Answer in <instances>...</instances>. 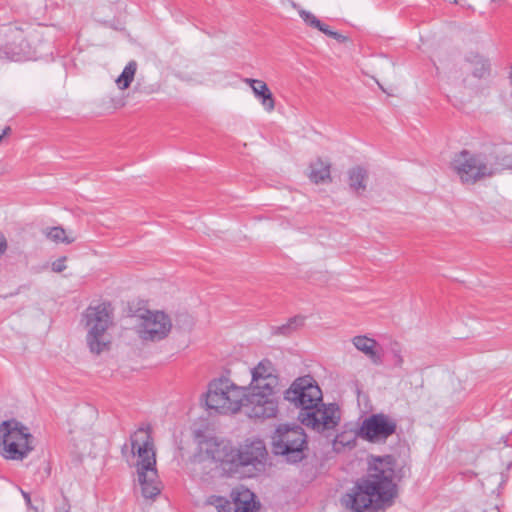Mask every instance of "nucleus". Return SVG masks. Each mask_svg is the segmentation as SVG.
Instances as JSON below:
<instances>
[{
  "mask_svg": "<svg viewBox=\"0 0 512 512\" xmlns=\"http://www.w3.org/2000/svg\"><path fill=\"white\" fill-rule=\"evenodd\" d=\"M349 186L357 193L366 190V181L368 179L367 170L361 166H356L348 171Z\"/></svg>",
  "mask_w": 512,
  "mask_h": 512,
  "instance_id": "nucleus-21",
  "label": "nucleus"
},
{
  "mask_svg": "<svg viewBox=\"0 0 512 512\" xmlns=\"http://www.w3.org/2000/svg\"><path fill=\"white\" fill-rule=\"evenodd\" d=\"M466 60L472 65V74L476 78H484L489 75L490 63L485 57L471 53Z\"/></svg>",
  "mask_w": 512,
  "mask_h": 512,
  "instance_id": "nucleus-22",
  "label": "nucleus"
},
{
  "mask_svg": "<svg viewBox=\"0 0 512 512\" xmlns=\"http://www.w3.org/2000/svg\"><path fill=\"white\" fill-rule=\"evenodd\" d=\"M274 389L270 384L251 385V392L244 391L241 408L249 418L265 419L276 416L277 402L273 399Z\"/></svg>",
  "mask_w": 512,
  "mask_h": 512,
  "instance_id": "nucleus-9",
  "label": "nucleus"
},
{
  "mask_svg": "<svg viewBox=\"0 0 512 512\" xmlns=\"http://www.w3.org/2000/svg\"><path fill=\"white\" fill-rule=\"evenodd\" d=\"M511 96H512V91H511Z\"/></svg>",
  "mask_w": 512,
  "mask_h": 512,
  "instance_id": "nucleus-39",
  "label": "nucleus"
},
{
  "mask_svg": "<svg viewBox=\"0 0 512 512\" xmlns=\"http://www.w3.org/2000/svg\"><path fill=\"white\" fill-rule=\"evenodd\" d=\"M127 449H128V445H127V444H124V445L122 446V449H121V452H122V454H123V455H125V454H126Z\"/></svg>",
  "mask_w": 512,
  "mask_h": 512,
  "instance_id": "nucleus-36",
  "label": "nucleus"
},
{
  "mask_svg": "<svg viewBox=\"0 0 512 512\" xmlns=\"http://www.w3.org/2000/svg\"><path fill=\"white\" fill-rule=\"evenodd\" d=\"M10 41L0 46V59L22 61L30 57V46L19 28L10 29L7 35Z\"/></svg>",
  "mask_w": 512,
  "mask_h": 512,
  "instance_id": "nucleus-14",
  "label": "nucleus"
},
{
  "mask_svg": "<svg viewBox=\"0 0 512 512\" xmlns=\"http://www.w3.org/2000/svg\"><path fill=\"white\" fill-rule=\"evenodd\" d=\"M29 429L15 419L0 423V454L9 460H23L33 450Z\"/></svg>",
  "mask_w": 512,
  "mask_h": 512,
  "instance_id": "nucleus-5",
  "label": "nucleus"
},
{
  "mask_svg": "<svg viewBox=\"0 0 512 512\" xmlns=\"http://www.w3.org/2000/svg\"><path fill=\"white\" fill-rule=\"evenodd\" d=\"M396 429L397 422L395 419L386 414L377 413L370 415L362 422L358 435L368 442L381 443L393 435Z\"/></svg>",
  "mask_w": 512,
  "mask_h": 512,
  "instance_id": "nucleus-12",
  "label": "nucleus"
},
{
  "mask_svg": "<svg viewBox=\"0 0 512 512\" xmlns=\"http://www.w3.org/2000/svg\"><path fill=\"white\" fill-rule=\"evenodd\" d=\"M244 82L248 84L256 98L261 101V104L265 108L266 111L271 112L275 108V101L273 94L268 88L267 84L258 79L245 78Z\"/></svg>",
  "mask_w": 512,
  "mask_h": 512,
  "instance_id": "nucleus-18",
  "label": "nucleus"
},
{
  "mask_svg": "<svg viewBox=\"0 0 512 512\" xmlns=\"http://www.w3.org/2000/svg\"><path fill=\"white\" fill-rule=\"evenodd\" d=\"M141 319L138 333L143 340H162L167 337L172 328L169 316L162 311L147 310Z\"/></svg>",
  "mask_w": 512,
  "mask_h": 512,
  "instance_id": "nucleus-13",
  "label": "nucleus"
},
{
  "mask_svg": "<svg viewBox=\"0 0 512 512\" xmlns=\"http://www.w3.org/2000/svg\"><path fill=\"white\" fill-rule=\"evenodd\" d=\"M284 399L300 409L297 418L304 426L326 438L334 435L341 420L339 408L335 403H323L322 391L312 376L295 379Z\"/></svg>",
  "mask_w": 512,
  "mask_h": 512,
  "instance_id": "nucleus-1",
  "label": "nucleus"
},
{
  "mask_svg": "<svg viewBox=\"0 0 512 512\" xmlns=\"http://www.w3.org/2000/svg\"><path fill=\"white\" fill-rule=\"evenodd\" d=\"M510 78H512V65H511V71H510Z\"/></svg>",
  "mask_w": 512,
  "mask_h": 512,
  "instance_id": "nucleus-37",
  "label": "nucleus"
},
{
  "mask_svg": "<svg viewBox=\"0 0 512 512\" xmlns=\"http://www.w3.org/2000/svg\"><path fill=\"white\" fill-rule=\"evenodd\" d=\"M212 459L220 463L221 468L228 474H235L239 471V449L229 443H217L209 450Z\"/></svg>",
  "mask_w": 512,
  "mask_h": 512,
  "instance_id": "nucleus-15",
  "label": "nucleus"
},
{
  "mask_svg": "<svg viewBox=\"0 0 512 512\" xmlns=\"http://www.w3.org/2000/svg\"><path fill=\"white\" fill-rule=\"evenodd\" d=\"M458 1L457 0H454V3H457Z\"/></svg>",
  "mask_w": 512,
  "mask_h": 512,
  "instance_id": "nucleus-38",
  "label": "nucleus"
},
{
  "mask_svg": "<svg viewBox=\"0 0 512 512\" xmlns=\"http://www.w3.org/2000/svg\"><path fill=\"white\" fill-rule=\"evenodd\" d=\"M65 260H66V258L62 257V258H59L56 261H54L52 263V270L57 273L65 270L66 269Z\"/></svg>",
  "mask_w": 512,
  "mask_h": 512,
  "instance_id": "nucleus-29",
  "label": "nucleus"
},
{
  "mask_svg": "<svg viewBox=\"0 0 512 512\" xmlns=\"http://www.w3.org/2000/svg\"><path fill=\"white\" fill-rule=\"evenodd\" d=\"M45 234H46L47 238H49L50 240H52L56 243L62 242V243L70 244L74 241V239H71L66 236L65 230L62 227H52L50 229H47Z\"/></svg>",
  "mask_w": 512,
  "mask_h": 512,
  "instance_id": "nucleus-26",
  "label": "nucleus"
},
{
  "mask_svg": "<svg viewBox=\"0 0 512 512\" xmlns=\"http://www.w3.org/2000/svg\"><path fill=\"white\" fill-rule=\"evenodd\" d=\"M490 164L493 165L494 167H498L497 172L505 168H512V161L510 159V156L508 155H505L501 158L499 156H496L495 162Z\"/></svg>",
  "mask_w": 512,
  "mask_h": 512,
  "instance_id": "nucleus-27",
  "label": "nucleus"
},
{
  "mask_svg": "<svg viewBox=\"0 0 512 512\" xmlns=\"http://www.w3.org/2000/svg\"><path fill=\"white\" fill-rule=\"evenodd\" d=\"M136 70H137V63L134 60L130 61L125 66L122 73L116 79V84L119 89L124 90L130 86V84L132 83V81L134 79Z\"/></svg>",
  "mask_w": 512,
  "mask_h": 512,
  "instance_id": "nucleus-25",
  "label": "nucleus"
},
{
  "mask_svg": "<svg viewBox=\"0 0 512 512\" xmlns=\"http://www.w3.org/2000/svg\"><path fill=\"white\" fill-rule=\"evenodd\" d=\"M244 401V388L238 387L227 378L210 382L206 393V405L221 414L240 411Z\"/></svg>",
  "mask_w": 512,
  "mask_h": 512,
  "instance_id": "nucleus-7",
  "label": "nucleus"
},
{
  "mask_svg": "<svg viewBox=\"0 0 512 512\" xmlns=\"http://www.w3.org/2000/svg\"><path fill=\"white\" fill-rule=\"evenodd\" d=\"M325 35L337 40L339 43H345L348 41V37L342 35L341 33L337 31H333L330 29V27L327 25L324 32Z\"/></svg>",
  "mask_w": 512,
  "mask_h": 512,
  "instance_id": "nucleus-28",
  "label": "nucleus"
},
{
  "mask_svg": "<svg viewBox=\"0 0 512 512\" xmlns=\"http://www.w3.org/2000/svg\"><path fill=\"white\" fill-rule=\"evenodd\" d=\"M309 178L313 183L331 181L330 164L324 163L320 158L310 164Z\"/></svg>",
  "mask_w": 512,
  "mask_h": 512,
  "instance_id": "nucleus-20",
  "label": "nucleus"
},
{
  "mask_svg": "<svg viewBox=\"0 0 512 512\" xmlns=\"http://www.w3.org/2000/svg\"><path fill=\"white\" fill-rule=\"evenodd\" d=\"M88 330L86 340L92 353L100 354L108 345L105 332L112 324L113 309L109 302L90 305L83 314Z\"/></svg>",
  "mask_w": 512,
  "mask_h": 512,
  "instance_id": "nucleus-6",
  "label": "nucleus"
},
{
  "mask_svg": "<svg viewBox=\"0 0 512 512\" xmlns=\"http://www.w3.org/2000/svg\"><path fill=\"white\" fill-rule=\"evenodd\" d=\"M22 495H23L26 503L29 505L30 502H31L30 495L28 493L24 492V491H22Z\"/></svg>",
  "mask_w": 512,
  "mask_h": 512,
  "instance_id": "nucleus-35",
  "label": "nucleus"
},
{
  "mask_svg": "<svg viewBox=\"0 0 512 512\" xmlns=\"http://www.w3.org/2000/svg\"><path fill=\"white\" fill-rule=\"evenodd\" d=\"M308 438L297 424H280L272 436V451L282 456L287 463H299L306 458Z\"/></svg>",
  "mask_w": 512,
  "mask_h": 512,
  "instance_id": "nucleus-4",
  "label": "nucleus"
},
{
  "mask_svg": "<svg viewBox=\"0 0 512 512\" xmlns=\"http://www.w3.org/2000/svg\"><path fill=\"white\" fill-rule=\"evenodd\" d=\"M392 353H393V356H394V365L397 366V367H401L403 362H404V360H403V357L401 355L400 349L392 348Z\"/></svg>",
  "mask_w": 512,
  "mask_h": 512,
  "instance_id": "nucleus-31",
  "label": "nucleus"
},
{
  "mask_svg": "<svg viewBox=\"0 0 512 512\" xmlns=\"http://www.w3.org/2000/svg\"><path fill=\"white\" fill-rule=\"evenodd\" d=\"M7 172V166L3 162H0V175H3Z\"/></svg>",
  "mask_w": 512,
  "mask_h": 512,
  "instance_id": "nucleus-34",
  "label": "nucleus"
},
{
  "mask_svg": "<svg viewBox=\"0 0 512 512\" xmlns=\"http://www.w3.org/2000/svg\"><path fill=\"white\" fill-rule=\"evenodd\" d=\"M452 168L464 184H475L495 175L498 170V167L489 164L484 154L472 153L466 149L455 155Z\"/></svg>",
  "mask_w": 512,
  "mask_h": 512,
  "instance_id": "nucleus-8",
  "label": "nucleus"
},
{
  "mask_svg": "<svg viewBox=\"0 0 512 512\" xmlns=\"http://www.w3.org/2000/svg\"><path fill=\"white\" fill-rule=\"evenodd\" d=\"M353 345L359 351L363 352L376 365L382 363L381 354L377 351L378 343L376 340L367 336H355L352 339Z\"/></svg>",
  "mask_w": 512,
  "mask_h": 512,
  "instance_id": "nucleus-19",
  "label": "nucleus"
},
{
  "mask_svg": "<svg viewBox=\"0 0 512 512\" xmlns=\"http://www.w3.org/2000/svg\"><path fill=\"white\" fill-rule=\"evenodd\" d=\"M305 317L303 316H294L290 318L287 323L280 326L272 327V334L274 335H283L290 336L293 332L304 325Z\"/></svg>",
  "mask_w": 512,
  "mask_h": 512,
  "instance_id": "nucleus-23",
  "label": "nucleus"
},
{
  "mask_svg": "<svg viewBox=\"0 0 512 512\" xmlns=\"http://www.w3.org/2000/svg\"><path fill=\"white\" fill-rule=\"evenodd\" d=\"M69 511H70V504L68 502V499L65 496H63L62 504L55 508V512H69Z\"/></svg>",
  "mask_w": 512,
  "mask_h": 512,
  "instance_id": "nucleus-32",
  "label": "nucleus"
},
{
  "mask_svg": "<svg viewBox=\"0 0 512 512\" xmlns=\"http://www.w3.org/2000/svg\"><path fill=\"white\" fill-rule=\"evenodd\" d=\"M131 453L139 457L138 481L141 486L142 496L153 499L160 494V487L156 481V456L153 439L149 432L143 428L138 429L130 436Z\"/></svg>",
  "mask_w": 512,
  "mask_h": 512,
  "instance_id": "nucleus-2",
  "label": "nucleus"
},
{
  "mask_svg": "<svg viewBox=\"0 0 512 512\" xmlns=\"http://www.w3.org/2000/svg\"><path fill=\"white\" fill-rule=\"evenodd\" d=\"M367 472L361 478L378 493V501H386L391 505L397 496L395 469L397 461L392 455L374 456L367 458Z\"/></svg>",
  "mask_w": 512,
  "mask_h": 512,
  "instance_id": "nucleus-3",
  "label": "nucleus"
},
{
  "mask_svg": "<svg viewBox=\"0 0 512 512\" xmlns=\"http://www.w3.org/2000/svg\"><path fill=\"white\" fill-rule=\"evenodd\" d=\"M239 454V468L252 466L255 471H260L264 466L267 451L263 441L256 440L241 447Z\"/></svg>",
  "mask_w": 512,
  "mask_h": 512,
  "instance_id": "nucleus-16",
  "label": "nucleus"
},
{
  "mask_svg": "<svg viewBox=\"0 0 512 512\" xmlns=\"http://www.w3.org/2000/svg\"><path fill=\"white\" fill-rule=\"evenodd\" d=\"M206 503L214 506L217 512H259V503L255 500V494L244 487L233 489L230 499L211 495Z\"/></svg>",
  "mask_w": 512,
  "mask_h": 512,
  "instance_id": "nucleus-11",
  "label": "nucleus"
},
{
  "mask_svg": "<svg viewBox=\"0 0 512 512\" xmlns=\"http://www.w3.org/2000/svg\"><path fill=\"white\" fill-rule=\"evenodd\" d=\"M8 250V241L5 235L0 231V259Z\"/></svg>",
  "mask_w": 512,
  "mask_h": 512,
  "instance_id": "nucleus-30",
  "label": "nucleus"
},
{
  "mask_svg": "<svg viewBox=\"0 0 512 512\" xmlns=\"http://www.w3.org/2000/svg\"><path fill=\"white\" fill-rule=\"evenodd\" d=\"M344 436L343 435H336L335 438L333 439V443L335 445L337 444H342V445H351V446H354L355 445V439H353L352 441L348 440L346 442H344L343 440Z\"/></svg>",
  "mask_w": 512,
  "mask_h": 512,
  "instance_id": "nucleus-33",
  "label": "nucleus"
},
{
  "mask_svg": "<svg viewBox=\"0 0 512 512\" xmlns=\"http://www.w3.org/2000/svg\"><path fill=\"white\" fill-rule=\"evenodd\" d=\"M274 373L273 363L269 359L261 360L252 370L251 385L270 384V387L274 389L277 383V377Z\"/></svg>",
  "mask_w": 512,
  "mask_h": 512,
  "instance_id": "nucleus-17",
  "label": "nucleus"
},
{
  "mask_svg": "<svg viewBox=\"0 0 512 512\" xmlns=\"http://www.w3.org/2000/svg\"><path fill=\"white\" fill-rule=\"evenodd\" d=\"M341 502L353 512H364L368 509L378 510L389 506L386 501H378V493L362 478L355 482L350 492L342 497Z\"/></svg>",
  "mask_w": 512,
  "mask_h": 512,
  "instance_id": "nucleus-10",
  "label": "nucleus"
},
{
  "mask_svg": "<svg viewBox=\"0 0 512 512\" xmlns=\"http://www.w3.org/2000/svg\"><path fill=\"white\" fill-rule=\"evenodd\" d=\"M291 6L298 11L299 16L302 18L306 25L315 28L322 33L324 32L327 24L320 21L313 13L301 8L294 1H291Z\"/></svg>",
  "mask_w": 512,
  "mask_h": 512,
  "instance_id": "nucleus-24",
  "label": "nucleus"
}]
</instances>
